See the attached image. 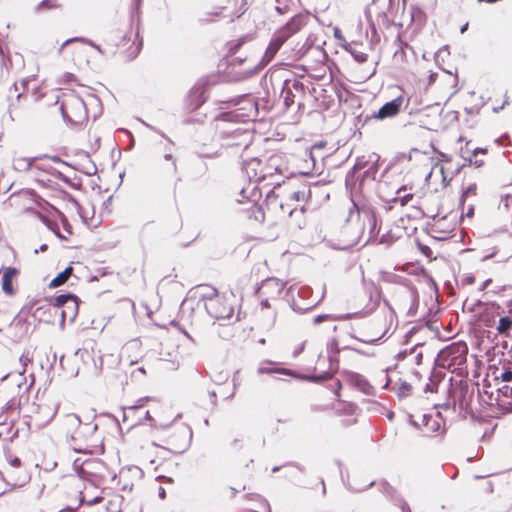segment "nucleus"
<instances>
[{
	"label": "nucleus",
	"mask_w": 512,
	"mask_h": 512,
	"mask_svg": "<svg viewBox=\"0 0 512 512\" xmlns=\"http://www.w3.org/2000/svg\"><path fill=\"white\" fill-rule=\"evenodd\" d=\"M495 379L502 380L503 382L512 381V357L505 359L501 363V367L496 369Z\"/></svg>",
	"instance_id": "obj_32"
},
{
	"label": "nucleus",
	"mask_w": 512,
	"mask_h": 512,
	"mask_svg": "<svg viewBox=\"0 0 512 512\" xmlns=\"http://www.w3.org/2000/svg\"><path fill=\"white\" fill-rule=\"evenodd\" d=\"M394 89L396 90L394 98L381 106L377 112L373 113L372 119L385 120L399 115L408 100L406 99L405 91L401 87L395 86Z\"/></svg>",
	"instance_id": "obj_13"
},
{
	"label": "nucleus",
	"mask_w": 512,
	"mask_h": 512,
	"mask_svg": "<svg viewBox=\"0 0 512 512\" xmlns=\"http://www.w3.org/2000/svg\"><path fill=\"white\" fill-rule=\"evenodd\" d=\"M141 45H142L141 43H135V42L130 43L129 40L124 41L122 46L123 47L128 46L127 53L124 55V58L126 60L134 59L139 54V52L141 50Z\"/></svg>",
	"instance_id": "obj_37"
},
{
	"label": "nucleus",
	"mask_w": 512,
	"mask_h": 512,
	"mask_svg": "<svg viewBox=\"0 0 512 512\" xmlns=\"http://www.w3.org/2000/svg\"><path fill=\"white\" fill-rule=\"evenodd\" d=\"M22 469V462L18 457H12L8 460L6 473L8 477L14 481L15 485H22L27 479V472Z\"/></svg>",
	"instance_id": "obj_23"
},
{
	"label": "nucleus",
	"mask_w": 512,
	"mask_h": 512,
	"mask_svg": "<svg viewBox=\"0 0 512 512\" xmlns=\"http://www.w3.org/2000/svg\"><path fill=\"white\" fill-rule=\"evenodd\" d=\"M64 11L62 0H42L35 6V12L42 15H54Z\"/></svg>",
	"instance_id": "obj_24"
},
{
	"label": "nucleus",
	"mask_w": 512,
	"mask_h": 512,
	"mask_svg": "<svg viewBox=\"0 0 512 512\" xmlns=\"http://www.w3.org/2000/svg\"><path fill=\"white\" fill-rule=\"evenodd\" d=\"M438 83V87L444 90L448 94H453L457 91L458 77L448 71H442L441 73H432L429 76V84L435 82Z\"/></svg>",
	"instance_id": "obj_19"
},
{
	"label": "nucleus",
	"mask_w": 512,
	"mask_h": 512,
	"mask_svg": "<svg viewBox=\"0 0 512 512\" xmlns=\"http://www.w3.org/2000/svg\"><path fill=\"white\" fill-rule=\"evenodd\" d=\"M408 0H402L403 6H406Z\"/></svg>",
	"instance_id": "obj_64"
},
{
	"label": "nucleus",
	"mask_w": 512,
	"mask_h": 512,
	"mask_svg": "<svg viewBox=\"0 0 512 512\" xmlns=\"http://www.w3.org/2000/svg\"><path fill=\"white\" fill-rule=\"evenodd\" d=\"M287 40V34L281 33L279 30L274 34L272 40L270 41L265 55L264 59H266L267 62L271 61L276 53L279 51L281 46L286 42Z\"/></svg>",
	"instance_id": "obj_27"
},
{
	"label": "nucleus",
	"mask_w": 512,
	"mask_h": 512,
	"mask_svg": "<svg viewBox=\"0 0 512 512\" xmlns=\"http://www.w3.org/2000/svg\"><path fill=\"white\" fill-rule=\"evenodd\" d=\"M445 426V420L438 411L433 414H424L422 416L421 427L424 435L426 436L442 434L445 431Z\"/></svg>",
	"instance_id": "obj_18"
},
{
	"label": "nucleus",
	"mask_w": 512,
	"mask_h": 512,
	"mask_svg": "<svg viewBox=\"0 0 512 512\" xmlns=\"http://www.w3.org/2000/svg\"><path fill=\"white\" fill-rule=\"evenodd\" d=\"M82 478L87 483L101 484L109 476L108 468L105 463L97 458H88L84 460L78 468Z\"/></svg>",
	"instance_id": "obj_12"
},
{
	"label": "nucleus",
	"mask_w": 512,
	"mask_h": 512,
	"mask_svg": "<svg viewBox=\"0 0 512 512\" xmlns=\"http://www.w3.org/2000/svg\"><path fill=\"white\" fill-rule=\"evenodd\" d=\"M364 218L368 222L370 234H374L375 232H377L381 229V227H379V229H377V218H376V215L374 212H372V211L364 212Z\"/></svg>",
	"instance_id": "obj_39"
},
{
	"label": "nucleus",
	"mask_w": 512,
	"mask_h": 512,
	"mask_svg": "<svg viewBox=\"0 0 512 512\" xmlns=\"http://www.w3.org/2000/svg\"><path fill=\"white\" fill-rule=\"evenodd\" d=\"M292 89L298 92H303L304 85L298 80L285 81V87L282 93L284 94V102L288 107L294 104V95L292 94Z\"/></svg>",
	"instance_id": "obj_29"
},
{
	"label": "nucleus",
	"mask_w": 512,
	"mask_h": 512,
	"mask_svg": "<svg viewBox=\"0 0 512 512\" xmlns=\"http://www.w3.org/2000/svg\"><path fill=\"white\" fill-rule=\"evenodd\" d=\"M98 426L94 422H82L75 413L63 415L60 431L69 445L79 453L92 454L101 446V436L97 434Z\"/></svg>",
	"instance_id": "obj_2"
},
{
	"label": "nucleus",
	"mask_w": 512,
	"mask_h": 512,
	"mask_svg": "<svg viewBox=\"0 0 512 512\" xmlns=\"http://www.w3.org/2000/svg\"><path fill=\"white\" fill-rule=\"evenodd\" d=\"M27 211L36 214L45 225H47L52 231H54L59 237H61L58 230L56 229L57 225L50 221L45 215L39 212H35L33 207H27Z\"/></svg>",
	"instance_id": "obj_40"
},
{
	"label": "nucleus",
	"mask_w": 512,
	"mask_h": 512,
	"mask_svg": "<svg viewBox=\"0 0 512 512\" xmlns=\"http://www.w3.org/2000/svg\"><path fill=\"white\" fill-rule=\"evenodd\" d=\"M14 168L20 172H30L32 174V170H34V157L25 158V157H17L13 160Z\"/></svg>",
	"instance_id": "obj_34"
},
{
	"label": "nucleus",
	"mask_w": 512,
	"mask_h": 512,
	"mask_svg": "<svg viewBox=\"0 0 512 512\" xmlns=\"http://www.w3.org/2000/svg\"><path fill=\"white\" fill-rule=\"evenodd\" d=\"M486 152H487V150H486V149H482V148H477V149H475V150L473 151V156L469 158V161H470L471 163L473 162V163H474L476 166H478V167L482 166V165L484 164V161H483V160H481V158H478V159H477V155H478L479 153H481V154L485 155V154H486Z\"/></svg>",
	"instance_id": "obj_42"
},
{
	"label": "nucleus",
	"mask_w": 512,
	"mask_h": 512,
	"mask_svg": "<svg viewBox=\"0 0 512 512\" xmlns=\"http://www.w3.org/2000/svg\"><path fill=\"white\" fill-rule=\"evenodd\" d=\"M137 370H138L139 372L143 373V374L145 373L144 369H142V368H138Z\"/></svg>",
	"instance_id": "obj_62"
},
{
	"label": "nucleus",
	"mask_w": 512,
	"mask_h": 512,
	"mask_svg": "<svg viewBox=\"0 0 512 512\" xmlns=\"http://www.w3.org/2000/svg\"><path fill=\"white\" fill-rule=\"evenodd\" d=\"M61 160L56 156H38L34 157V170L32 176L34 179L43 186L53 183L59 176V172L52 165L53 163H60Z\"/></svg>",
	"instance_id": "obj_10"
},
{
	"label": "nucleus",
	"mask_w": 512,
	"mask_h": 512,
	"mask_svg": "<svg viewBox=\"0 0 512 512\" xmlns=\"http://www.w3.org/2000/svg\"><path fill=\"white\" fill-rule=\"evenodd\" d=\"M405 233V231L403 230L402 227L400 226H396L395 229H391L387 232V237L390 239V240H394V239H399L403 236V234Z\"/></svg>",
	"instance_id": "obj_44"
},
{
	"label": "nucleus",
	"mask_w": 512,
	"mask_h": 512,
	"mask_svg": "<svg viewBox=\"0 0 512 512\" xmlns=\"http://www.w3.org/2000/svg\"><path fill=\"white\" fill-rule=\"evenodd\" d=\"M455 229V221L453 219H449L447 216L434 219V223L432 225V230L434 233L438 234V238L445 239L450 236V234Z\"/></svg>",
	"instance_id": "obj_25"
},
{
	"label": "nucleus",
	"mask_w": 512,
	"mask_h": 512,
	"mask_svg": "<svg viewBox=\"0 0 512 512\" xmlns=\"http://www.w3.org/2000/svg\"><path fill=\"white\" fill-rule=\"evenodd\" d=\"M486 152H487V150H486V149H482V148H477V149H475V150L473 151V156L469 158V161H470L471 163L473 162V163H474L476 166H478V167L482 166V165L484 164V161H483V160H481V158H478V159H477V155H478L479 153H481V154L485 155V154H486Z\"/></svg>",
	"instance_id": "obj_43"
},
{
	"label": "nucleus",
	"mask_w": 512,
	"mask_h": 512,
	"mask_svg": "<svg viewBox=\"0 0 512 512\" xmlns=\"http://www.w3.org/2000/svg\"><path fill=\"white\" fill-rule=\"evenodd\" d=\"M411 391V386L410 385H403V387L401 388V392L402 394H409Z\"/></svg>",
	"instance_id": "obj_54"
},
{
	"label": "nucleus",
	"mask_w": 512,
	"mask_h": 512,
	"mask_svg": "<svg viewBox=\"0 0 512 512\" xmlns=\"http://www.w3.org/2000/svg\"><path fill=\"white\" fill-rule=\"evenodd\" d=\"M475 282H476V277H475V274L472 272L463 274V276L461 278V283L464 286H471V285L475 284Z\"/></svg>",
	"instance_id": "obj_45"
},
{
	"label": "nucleus",
	"mask_w": 512,
	"mask_h": 512,
	"mask_svg": "<svg viewBox=\"0 0 512 512\" xmlns=\"http://www.w3.org/2000/svg\"><path fill=\"white\" fill-rule=\"evenodd\" d=\"M59 410V404L56 402H42L35 405L34 410L29 415V427L34 430H41L49 425Z\"/></svg>",
	"instance_id": "obj_11"
},
{
	"label": "nucleus",
	"mask_w": 512,
	"mask_h": 512,
	"mask_svg": "<svg viewBox=\"0 0 512 512\" xmlns=\"http://www.w3.org/2000/svg\"><path fill=\"white\" fill-rule=\"evenodd\" d=\"M285 288L286 283L275 277L267 278L261 283L257 291L260 299V321L268 325L274 324L276 319L275 307L282 299Z\"/></svg>",
	"instance_id": "obj_3"
},
{
	"label": "nucleus",
	"mask_w": 512,
	"mask_h": 512,
	"mask_svg": "<svg viewBox=\"0 0 512 512\" xmlns=\"http://www.w3.org/2000/svg\"><path fill=\"white\" fill-rule=\"evenodd\" d=\"M396 506V512H412L409 505L403 500H399Z\"/></svg>",
	"instance_id": "obj_47"
},
{
	"label": "nucleus",
	"mask_w": 512,
	"mask_h": 512,
	"mask_svg": "<svg viewBox=\"0 0 512 512\" xmlns=\"http://www.w3.org/2000/svg\"><path fill=\"white\" fill-rule=\"evenodd\" d=\"M99 484L95 483H86L83 487V490L79 493V499L81 504H85L88 506L94 505L96 503L102 502L105 497H102V491H99Z\"/></svg>",
	"instance_id": "obj_22"
},
{
	"label": "nucleus",
	"mask_w": 512,
	"mask_h": 512,
	"mask_svg": "<svg viewBox=\"0 0 512 512\" xmlns=\"http://www.w3.org/2000/svg\"><path fill=\"white\" fill-rule=\"evenodd\" d=\"M329 319H330L329 315L323 314V315H318V316L314 317L312 322L314 325H318V324H320L326 320H329Z\"/></svg>",
	"instance_id": "obj_49"
},
{
	"label": "nucleus",
	"mask_w": 512,
	"mask_h": 512,
	"mask_svg": "<svg viewBox=\"0 0 512 512\" xmlns=\"http://www.w3.org/2000/svg\"><path fill=\"white\" fill-rule=\"evenodd\" d=\"M163 413L164 409L155 411V416H151L149 411L146 413L155 427L162 428L160 435L162 444L148 442L147 447H141L139 452L140 458L151 465H155V468L161 464V461L153 455L154 452L166 450L174 454L183 453L189 448L193 436L190 426L181 420H175L170 425H166L162 418Z\"/></svg>",
	"instance_id": "obj_1"
},
{
	"label": "nucleus",
	"mask_w": 512,
	"mask_h": 512,
	"mask_svg": "<svg viewBox=\"0 0 512 512\" xmlns=\"http://www.w3.org/2000/svg\"><path fill=\"white\" fill-rule=\"evenodd\" d=\"M413 198V194L407 192L405 186L399 188L396 192V197L393 199L394 203H399L401 206H405Z\"/></svg>",
	"instance_id": "obj_36"
},
{
	"label": "nucleus",
	"mask_w": 512,
	"mask_h": 512,
	"mask_svg": "<svg viewBox=\"0 0 512 512\" xmlns=\"http://www.w3.org/2000/svg\"><path fill=\"white\" fill-rule=\"evenodd\" d=\"M316 147L322 148L323 144H318V145L316 144V145L313 146V148H316Z\"/></svg>",
	"instance_id": "obj_61"
},
{
	"label": "nucleus",
	"mask_w": 512,
	"mask_h": 512,
	"mask_svg": "<svg viewBox=\"0 0 512 512\" xmlns=\"http://www.w3.org/2000/svg\"><path fill=\"white\" fill-rule=\"evenodd\" d=\"M318 484L321 486L322 494L325 495V493H326V486H325V483H324L323 479H319L318 480Z\"/></svg>",
	"instance_id": "obj_55"
},
{
	"label": "nucleus",
	"mask_w": 512,
	"mask_h": 512,
	"mask_svg": "<svg viewBox=\"0 0 512 512\" xmlns=\"http://www.w3.org/2000/svg\"><path fill=\"white\" fill-rule=\"evenodd\" d=\"M51 304L58 308H63L61 316L63 321L66 319L72 321L76 318L79 309L77 296L73 294H61L51 300Z\"/></svg>",
	"instance_id": "obj_16"
},
{
	"label": "nucleus",
	"mask_w": 512,
	"mask_h": 512,
	"mask_svg": "<svg viewBox=\"0 0 512 512\" xmlns=\"http://www.w3.org/2000/svg\"><path fill=\"white\" fill-rule=\"evenodd\" d=\"M439 382L440 380L437 379L436 377H433L430 379L429 383L426 384L425 388H424V391L425 392H437L438 391V386H439Z\"/></svg>",
	"instance_id": "obj_46"
},
{
	"label": "nucleus",
	"mask_w": 512,
	"mask_h": 512,
	"mask_svg": "<svg viewBox=\"0 0 512 512\" xmlns=\"http://www.w3.org/2000/svg\"><path fill=\"white\" fill-rule=\"evenodd\" d=\"M242 218L249 224L262 223L265 220V212L262 206L254 201H247L240 210Z\"/></svg>",
	"instance_id": "obj_20"
},
{
	"label": "nucleus",
	"mask_w": 512,
	"mask_h": 512,
	"mask_svg": "<svg viewBox=\"0 0 512 512\" xmlns=\"http://www.w3.org/2000/svg\"><path fill=\"white\" fill-rule=\"evenodd\" d=\"M20 270L16 267L8 266L0 269L1 288L5 295L13 296L18 290V278Z\"/></svg>",
	"instance_id": "obj_17"
},
{
	"label": "nucleus",
	"mask_w": 512,
	"mask_h": 512,
	"mask_svg": "<svg viewBox=\"0 0 512 512\" xmlns=\"http://www.w3.org/2000/svg\"><path fill=\"white\" fill-rule=\"evenodd\" d=\"M391 325V315L386 311L377 312L371 319L359 328V339L365 343L380 340L388 332Z\"/></svg>",
	"instance_id": "obj_6"
},
{
	"label": "nucleus",
	"mask_w": 512,
	"mask_h": 512,
	"mask_svg": "<svg viewBox=\"0 0 512 512\" xmlns=\"http://www.w3.org/2000/svg\"><path fill=\"white\" fill-rule=\"evenodd\" d=\"M270 184H275L273 189H271L264 200V205L266 210L275 217L278 218H287L291 217L292 214L297 210V206L292 203H288L286 198V193H284V189H282V185L278 182H271Z\"/></svg>",
	"instance_id": "obj_7"
},
{
	"label": "nucleus",
	"mask_w": 512,
	"mask_h": 512,
	"mask_svg": "<svg viewBox=\"0 0 512 512\" xmlns=\"http://www.w3.org/2000/svg\"><path fill=\"white\" fill-rule=\"evenodd\" d=\"M60 110L63 117L73 125H82L88 120L86 104L72 91L63 93Z\"/></svg>",
	"instance_id": "obj_8"
},
{
	"label": "nucleus",
	"mask_w": 512,
	"mask_h": 512,
	"mask_svg": "<svg viewBox=\"0 0 512 512\" xmlns=\"http://www.w3.org/2000/svg\"><path fill=\"white\" fill-rule=\"evenodd\" d=\"M495 405L501 414L512 413V387L504 385L498 388Z\"/></svg>",
	"instance_id": "obj_21"
},
{
	"label": "nucleus",
	"mask_w": 512,
	"mask_h": 512,
	"mask_svg": "<svg viewBox=\"0 0 512 512\" xmlns=\"http://www.w3.org/2000/svg\"><path fill=\"white\" fill-rule=\"evenodd\" d=\"M473 213H474V205L472 203H469L468 207H467L466 215L470 217L473 215Z\"/></svg>",
	"instance_id": "obj_52"
},
{
	"label": "nucleus",
	"mask_w": 512,
	"mask_h": 512,
	"mask_svg": "<svg viewBox=\"0 0 512 512\" xmlns=\"http://www.w3.org/2000/svg\"><path fill=\"white\" fill-rule=\"evenodd\" d=\"M338 360L331 353L319 354L312 370V378L316 380H326L338 371Z\"/></svg>",
	"instance_id": "obj_15"
},
{
	"label": "nucleus",
	"mask_w": 512,
	"mask_h": 512,
	"mask_svg": "<svg viewBox=\"0 0 512 512\" xmlns=\"http://www.w3.org/2000/svg\"><path fill=\"white\" fill-rule=\"evenodd\" d=\"M59 512H75V510L74 509H63Z\"/></svg>",
	"instance_id": "obj_57"
},
{
	"label": "nucleus",
	"mask_w": 512,
	"mask_h": 512,
	"mask_svg": "<svg viewBox=\"0 0 512 512\" xmlns=\"http://www.w3.org/2000/svg\"><path fill=\"white\" fill-rule=\"evenodd\" d=\"M73 273V267L69 266L66 269H64L61 273H59L54 279L51 280L49 283L50 288H56L63 284H65L70 276Z\"/></svg>",
	"instance_id": "obj_35"
},
{
	"label": "nucleus",
	"mask_w": 512,
	"mask_h": 512,
	"mask_svg": "<svg viewBox=\"0 0 512 512\" xmlns=\"http://www.w3.org/2000/svg\"><path fill=\"white\" fill-rule=\"evenodd\" d=\"M431 177H432V172H430V173L427 175L426 180H427V181H429Z\"/></svg>",
	"instance_id": "obj_60"
},
{
	"label": "nucleus",
	"mask_w": 512,
	"mask_h": 512,
	"mask_svg": "<svg viewBox=\"0 0 512 512\" xmlns=\"http://www.w3.org/2000/svg\"><path fill=\"white\" fill-rule=\"evenodd\" d=\"M418 247L422 254H424L426 257H432L433 251L430 247H428L427 245H423L421 243H418Z\"/></svg>",
	"instance_id": "obj_48"
},
{
	"label": "nucleus",
	"mask_w": 512,
	"mask_h": 512,
	"mask_svg": "<svg viewBox=\"0 0 512 512\" xmlns=\"http://www.w3.org/2000/svg\"><path fill=\"white\" fill-rule=\"evenodd\" d=\"M284 162L280 155L273 154L266 159L252 158L245 161L243 170L251 181L261 182L276 174L282 175Z\"/></svg>",
	"instance_id": "obj_4"
},
{
	"label": "nucleus",
	"mask_w": 512,
	"mask_h": 512,
	"mask_svg": "<svg viewBox=\"0 0 512 512\" xmlns=\"http://www.w3.org/2000/svg\"><path fill=\"white\" fill-rule=\"evenodd\" d=\"M476 196H477V184L472 183L463 190V193L461 196V202H462L463 207H465V204L469 198H473Z\"/></svg>",
	"instance_id": "obj_38"
},
{
	"label": "nucleus",
	"mask_w": 512,
	"mask_h": 512,
	"mask_svg": "<svg viewBox=\"0 0 512 512\" xmlns=\"http://www.w3.org/2000/svg\"><path fill=\"white\" fill-rule=\"evenodd\" d=\"M121 512H141V510L136 506H130L129 504L124 505Z\"/></svg>",
	"instance_id": "obj_50"
},
{
	"label": "nucleus",
	"mask_w": 512,
	"mask_h": 512,
	"mask_svg": "<svg viewBox=\"0 0 512 512\" xmlns=\"http://www.w3.org/2000/svg\"><path fill=\"white\" fill-rule=\"evenodd\" d=\"M237 305L236 295L232 291H228L211 297L206 303V309L215 319L229 320L233 318Z\"/></svg>",
	"instance_id": "obj_9"
},
{
	"label": "nucleus",
	"mask_w": 512,
	"mask_h": 512,
	"mask_svg": "<svg viewBox=\"0 0 512 512\" xmlns=\"http://www.w3.org/2000/svg\"><path fill=\"white\" fill-rule=\"evenodd\" d=\"M242 45V42L239 41L236 45L230 47V54H234L237 49Z\"/></svg>",
	"instance_id": "obj_53"
},
{
	"label": "nucleus",
	"mask_w": 512,
	"mask_h": 512,
	"mask_svg": "<svg viewBox=\"0 0 512 512\" xmlns=\"http://www.w3.org/2000/svg\"><path fill=\"white\" fill-rule=\"evenodd\" d=\"M123 497L118 493L109 494L108 497L103 500L106 501L105 507L107 512H121L123 509Z\"/></svg>",
	"instance_id": "obj_33"
},
{
	"label": "nucleus",
	"mask_w": 512,
	"mask_h": 512,
	"mask_svg": "<svg viewBox=\"0 0 512 512\" xmlns=\"http://www.w3.org/2000/svg\"><path fill=\"white\" fill-rule=\"evenodd\" d=\"M304 26V17L302 15L294 16L284 27L279 31L287 34V39L297 33Z\"/></svg>",
	"instance_id": "obj_31"
},
{
	"label": "nucleus",
	"mask_w": 512,
	"mask_h": 512,
	"mask_svg": "<svg viewBox=\"0 0 512 512\" xmlns=\"http://www.w3.org/2000/svg\"><path fill=\"white\" fill-rule=\"evenodd\" d=\"M421 358H422V354L420 353V354H418V356H417V360H418V361H417V363H418V364L420 363Z\"/></svg>",
	"instance_id": "obj_59"
},
{
	"label": "nucleus",
	"mask_w": 512,
	"mask_h": 512,
	"mask_svg": "<svg viewBox=\"0 0 512 512\" xmlns=\"http://www.w3.org/2000/svg\"><path fill=\"white\" fill-rule=\"evenodd\" d=\"M140 2H141V0H135V3H136L137 6L140 5Z\"/></svg>",
	"instance_id": "obj_63"
},
{
	"label": "nucleus",
	"mask_w": 512,
	"mask_h": 512,
	"mask_svg": "<svg viewBox=\"0 0 512 512\" xmlns=\"http://www.w3.org/2000/svg\"><path fill=\"white\" fill-rule=\"evenodd\" d=\"M491 282H492V279H490V278L486 279V280H485V282H484V285H483V289H484V288H486V287H488V285H489Z\"/></svg>",
	"instance_id": "obj_56"
},
{
	"label": "nucleus",
	"mask_w": 512,
	"mask_h": 512,
	"mask_svg": "<svg viewBox=\"0 0 512 512\" xmlns=\"http://www.w3.org/2000/svg\"><path fill=\"white\" fill-rule=\"evenodd\" d=\"M282 189H284V193H286L288 203H292L293 205H295V203L305 202L310 196V190L306 189V186H303L302 189L294 190L290 185L284 183ZM296 206L298 207L297 204Z\"/></svg>",
	"instance_id": "obj_26"
},
{
	"label": "nucleus",
	"mask_w": 512,
	"mask_h": 512,
	"mask_svg": "<svg viewBox=\"0 0 512 512\" xmlns=\"http://www.w3.org/2000/svg\"><path fill=\"white\" fill-rule=\"evenodd\" d=\"M496 331L499 335L507 337V338L512 336L511 305L509 306L507 315L500 317L498 324L496 326Z\"/></svg>",
	"instance_id": "obj_30"
},
{
	"label": "nucleus",
	"mask_w": 512,
	"mask_h": 512,
	"mask_svg": "<svg viewBox=\"0 0 512 512\" xmlns=\"http://www.w3.org/2000/svg\"><path fill=\"white\" fill-rule=\"evenodd\" d=\"M468 347L466 343L459 341L453 342L443 348L437 355L438 366L451 370L452 372H459L467 360Z\"/></svg>",
	"instance_id": "obj_5"
},
{
	"label": "nucleus",
	"mask_w": 512,
	"mask_h": 512,
	"mask_svg": "<svg viewBox=\"0 0 512 512\" xmlns=\"http://www.w3.org/2000/svg\"><path fill=\"white\" fill-rule=\"evenodd\" d=\"M266 371L267 372H278V373H283L286 375H294L293 372L288 369H271V370H266Z\"/></svg>",
	"instance_id": "obj_51"
},
{
	"label": "nucleus",
	"mask_w": 512,
	"mask_h": 512,
	"mask_svg": "<svg viewBox=\"0 0 512 512\" xmlns=\"http://www.w3.org/2000/svg\"><path fill=\"white\" fill-rule=\"evenodd\" d=\"M439 166H440V172L442 174V180L445 182L447 180H451L454 172H457L459 169V166L457 165L455 170H451L450 164L452 162V157L445 153H439Z\"/></svg>",
	"instance_id": "obj_28"
},
{
	"label": "nucleus",
	"mask_w": 512,
	"mask_h": 512,
	"mask_svg": "<svg viewBox=\"0 0 512 512\" xmlns=\"http://www.w3.org/2000/svg\"><path fill=\"white\" fill-rule=\"evenodd\" d=\"M26 90V82L24 80L20 82H14L10 87V93H14L16 98L19 99L23 92Z\"/></svg>",
	"instance_id": "obj_41"
},
{
	"label": "nucleus",
	"mask_w": 512,
	"mask_h": 512,
	"mask_svg": "<svg viewBox=\"0 0 512 512\" xmlns=\"http://www.w3.org/2000/svg\"><path fill=\"white\" fill-rule=\"evenodd\" d=\"M85 44L83 38L68 39L61 45L59 54L74 64L82 63L88 58V49Z\"/></svg>",
	"instance_id": "obj_14"
},
{
	"label": "nucleus",
	"mask_w": 512,
	"mask_h": 512,
	"mask_svg": "<svg viewBox=\"0 0 512 512\" xmlns=\"http://www.w3.org/2000/svg\"><path fill=\"white\" fill-rule=\"evenodd\" d=\"M467 26H468V24H465L464 26H462L461 33H464V31L467 29Z\"/></svg>",
	"instance_id": "obj_58"
}]
</instances>
